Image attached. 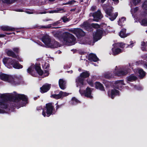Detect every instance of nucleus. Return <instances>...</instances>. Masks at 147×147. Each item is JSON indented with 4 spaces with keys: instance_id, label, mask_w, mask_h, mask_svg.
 Wrapping results in <instances>:
<instances>
[{
    "instance_id": "nucleus-1",
    "label": "nucleus",
    "mask_w": 147,
    "mask_h": 147,
    "mask_svg": "<svg viewBox=\"0 0 147 147\" xmlns=\"http://www.w3.org/2000/svg\"><path fill=\"white\" fill-rule=\"evenodd\" d=\"M16 100H22L27 102L28 98L23 94H19L14 96L6 94H0V113H5V110H9L8 101L14 102Z\"/></svg>"
},
{
    "instance_id": "nucleus-2",
    "label": "nucleus",
    "mask_w": 147,
    "mask_h": 147,
    "mask_svg": "<svg viewBox=\"0 0 147 147\" xmlns=\"http://www.w3.org/2000/svg\"><path fill=\"white\" fill-rule=\"evenodd\" d=\"M53 36L56 38H60L61 40L64 44L69 45H74L76 38L72 34L67 32H65L61 35L59 31H55L52 32Z\"/></svg>"
},
{
    "instance_id": "nucleus-3",
    "label": "nucleus",
    "mask_w": 147,
    "mask_h": 147,
    "mask_svg": "<svg viewBox=\"0 0 147 147\" xmlns=\"http://www.w3.org/2000/svg\"><path fill=\"white\" fill-rule=\"evenodd\" d=\"M4 64L8 68L10 69L13 67L16 69H21L23 67L22 65H21L15 59L11 58L5 57L3 59Z\"/></svg>"
},
{
    "instance_id": "nucleus-4",
    "label": "nucleus",
    "mask_w": 147,
    "mask_h": 147,
    "mask_svg": "<svg viewBox=\"0 0 147 147\" xmlns=\"http://www.w3.org/2000/svg\"><path fill=\"white\" fill-rule=\"evenodd\" d=\"M56 112L53 103L49 102L46 104L45 107L43 109L42 114L44 117H49L51 115L55 114Z\"/></svg>"
},
{
    "instance_id": "nucleus-5",
    "label": "nucleus",
    "mask_w": 147,
    "mask_h": 147,
    "mask_svg": "<svg viewBox=\"0 0 147 147\" xmlns=\"http://www.w3.org/2000/svg\"><path fill=\"white\" fill-rule=\"evenodd\" d=\"M107 31V28H101L100 29H97L93 35V41L96 42L100 39L103 35V33H105Z\"/></svg>"
},
{
    "instance_id": "nucleus-6",
    "label": "nucleus",
    "mask_w": 147,
    "mask_h": 147,
    "mask_svg": "<svg viewBox=\"0 0 147 147\" xmlns=\"http://www.w3.org/2000/svg\"><path fill=\"white\" fill-rule=\"evenodd\" d=\"M105 12L109 17V18L111 21L114 20L117 18L118 15L117 12H115L114 14L113 13V10L111 8H103Z\"/></svg>"
},
{
    "instance_id": "nucleus-7",
    "label": "nucleus",
    "mask_w": 147,
    "mask_h": 147,
    "mask_svg": "<svg viewBox=\"0 0 147 147\" xmlns=\"http://www.w3.org/2000/svg\"><path fill=\"white\" fill-rule=\"evenodd\" d=\"M23 81L22 77L20 76H11L9 82L13 85L20 84Z\"/></svg>"
},
{
    "instance_id": "nucleus-8",
    "label": "nucleus",
    "mask_w": 147,
    "mask_h": 147,
    "mask_svg": "<svg viewBox=\"0 0 147 147\" xmlns=\"http://www.w3.org/2000/svg\"><path fill=\"white\" fill-rule=\"evenodd\" d=\"M92 91L91 88L89 87H87L85 90L80 89L79 92L82 96L84 95L87 98L92 99L93 97L91 95Z\"/></svg>"
},
{
    "instance_id": "nucleus-9",
    "label": "nucleus",
    "mask_w": 147,
    "mask_h": 147,
    "mask_svg": "<svg viewBox=\"0 0 147 147\" xmlns=\"http://www.w3.org/2000/svg\"><path fill=\"white\" fill-rule=\"evenodd\" d=\"M5 51L8 56L11 57L13 58H16L20 61H22V59L19 57L18 55L15 54L11 50L6 49L5 50Z\"/></svg>"
},
{
    "instance_id": "nucleus-10",
    "label": "nucleus",
    "mask_w": 147,
    "mask_h": 147,
    "mask_svg": "<svg viewBox=\"0 0 147 147\" xmlns=\"http://www.w3.org/2000/svg\"><path fill=\"white\" fill-rule=\"evenodd\" d=\"M73 33L78 38L84 36L86 34L85 32L80 28H74L73 30Z\"/></svg>"
},
{
    "instance_id": "nucleus-11",
    "label": "nucleus",
    "mask_w": 147,
    "mask_h": 147,
    "mask_svg": "<svg viewBox=\"0 0 147 147\" xmlns=\"http://www.w3.org/2000/svg\"><path fill=\"white\" fill-rule=\"evenodd\" d=\"M108 94L109 97L113 99L115 96H119L120 93L118 90L113 89L111 90V91H108Z\"/></svg>"
},
{
    "instance_id": "nucleus-12",
    "label": "nucleus",
    "mask_w": 147,
    "mask_h": 147,
    "mask_svg": "<svg viewBox=\"0 0 147 147\" xmlns=\"http://www.w3.org/2000/svg\"><path fill=\"white\" fill-rule=\"evenodd\" d=\"M47 47L51 49H55L60 47V45L57 41L54 39L51 40Z\"/></svg>"
},
{
    "instance_id": "nucleus-13",
    "label": "nucleus",
    "mask_w": 147,
    "mask_h": 147,
    "mask_svg": "<svg viewBox=\"0 0 147 147\" xmlns=\"http://www.w3.org/2000/svg\"><path fill=\"white\" fill-rule=\"evenodd\" d=\"M92 15L94 18V20L96 22H98L99 20H100L103 17L102 15L100 10H98L97 11L93 13Z\"/></svg>"
},
{
    "instance_id": "nucleus-14",
    "label": "nucleus",
    "mask_w": 147,
    "mask_h": 147,
    "mask_svg": "<svg viewBox=\"0 0 147 147\" xmlns=\"http://www.w3.org/2000/svg\"><path fill=\"white\" fill-rule=\"evenodd\" d=\"M42 41L47 47L51 40L50 36L48 35L43 36L42 38Z\"/></svg>"
},
{
    "instance_id": "nucleus-15",
    "label": "nucleus",
    "mask_w": 147,
    "mask_h": 147,
    "mask_svg": "<svg viewBox=\"0 0 147 147\" xmlns=\"http://www.w3.org/2000/svg\"><path fill=\"white\" fill-rule=\"evenodd\" d=\"M51 84H45L40 88V92L42 93H44L48 91L51 88Z\"/></svg>"
},
{
    "instance_id": "nucleus-16",
    "label": "nucleus",
    "mask_w": 147,
    "mask_h": 147,
    "mask_svg": "<svg viewBox=\"0 0 147 147\" xmlns=\"http://www.w3.org/2000/svg\"><path fill=\"white\" fill-rule=\"evenodd\" d=\"M10 77L11 76L1 72L0 73V79L3 81H8L9 82Z\"/></svg>"
},
{
    "instance_id": "nucleus-17",
    "label": "nucleus",
    "mask_w": 147,
    "mask_h": 147,
    "mask_svg": "<svg viewBox=\"0 0 147 147\" xmlns=\"http://www.w3.org/2000/svg\"><path fill=\"white\" fill-rule=\"evenodd\" d=\"M88 59L90 61H92L94 62H97L98 60V58L96 55L93 53H91L88 56Z\"/></svg>"
},
{
    "instance_id": "nucleus-18",
    "label": "nucleus",
    "mask_w": 147,
    "mask_h": 147,
    "mask_svg": "<svg viewBox=\"0 0 147 147\" xmlns=\"http://www.w3.org/2000/svg\"><path fill=\"white\" fill-rule=\"evenodd\" d=\"M115 88L119 89V88H122L123 85H125V84L123 80H118L115 82Z\"/></svg>"
},
{
    "instance_id": "nucleus-19",
    "label": "nucleus",
    "mask_w": 147,
    "mask_h": 147,
    "mask_svg": "<svg viewBox=\"0 0 147 147\" xmlns=\"http://www.w3.org/2000/svg\"><path fill=\"white\" fill-rule=\"evenodd\" d=\"M95 88L101 91H105V89L103 84L98 82H96L95 83Z\"/></svg>"
},
{
    "instance_id": "nucleus-20",
    "label": "nucleus",
    "mask_w": 147,
    "mask_h": 147,
    "mask_svg": "<svg viewBox=\"0 0 147 147\" xmlns=\"http://www.w3.org/2000/svg\"><path fill=\"white\" fill-rule=\"evenodd\" d=\"M58 23L57 21L55 22H54V23L52 24H48L47 25V26H40V28H46V29H49L50 28H58V27H56V28H51V26L52 25L53 26H57L58 25Z\"/></svg>"
},
{
    "instance_id": "nucleus-21",
    "label": "nucleus",
    "mask_w": 147,
    "mask_h": 147,
    "mask_svg": "<svg viewBox=\"0 0 147 147\" xmlns=\"http://www.w3.org/2000/svg\"><path fill=\"white\" fill-rule=\"evenodd\" d=\"M34 69L37 71L38 74L40 76H42L44 73L43 71L41 69L40 65H34Z\"/></svg>"
},
{
    "instance_id": "nucleus-22",
    "label": "nucleus",
    "mask_w": 147,
    "mask_h": 147,
    "mask_svg": "<svg viewBox=\"0 0 147 147\" xmlns=\"http://www.w3.org/2000/svg\"><path fill=\"white\" fill-rule=\"evenodd\" d=\"M0 29L4 31H13L16 29L8 26H2L0 27Z\"/></svg>"
},
{
    "instance_id": "nucleus-23",
    "label": "nucleus",
    "mask_w": 147,
    "mask_h": 147,
    "mask_svg": "<svg viewBox=\"0 0 147 147\" xmlns=\"http://www.w3.org/2000/svg\"><path fill=\"white\" fill-rule=\"evenodd\" d=\"M59 85L61 89L64 90L66 88L65 82L63 79H60L59 80Z\"/></svg>"
},
{
    "instance_id": "nucleus-24",
    "label": "nucleus",
    "mask_w": 147,
    "mask_h": 147,
    "mask_svg": "<svg viewBox=\"0 0 147 147\" xmlns=\"http://www.w3.org/2000/svg\"><path fill=\"white\" fill-rule=\"evenodd\" d=\"M126 78L127 81L129 82L134 81L137 79V77L134 74L130 75L129 76H127Z\"/></svg>"
},
{
    "instance_id": "nucleus-25",
    "label": "nucleus",
    "mask_w": 147,
    "mask_h": 147,
    "mask_svg": "<svg viewBox=\"0 0 147 147\" xmlns=\"http://www.w3.org/2000/svg\"><path fill=\"white\" fill-rule=\"evenodd\" d=\"M139 77L140 79L143 78L146 76V73L142 69H140L138 70Z\"/></svg>"
},
{
    "instance_id": "nucleus-26",
    "label": "nucleus",
    "mask_w": 147,
    "mask_h": 147,
    "mask_svg": "<svg viewBox=\"0 0 147 147\" xmlns=\"http://www.w3.org/2000/svg\"><path fill=\"white\" fill-rule=\"evenodd\" d=\"M126 29L125 28H123L121 30L119 35L121 38H124L126 37L127 35L126 34Z\"/></svg>"
},
{
    "instance_id": "nucleus-27",
    "label": "nucleus",
    "mask_w": 147,
    "mask_h": 147,
    "mask_svg": "<svg viewBox=\"0 0 147 147\" xmlns=\"http://www.w3.org/2000/svg\"><path fill=\"white\" fill-rule=\"evenodd\" d=\"M107 25L105 23H102L100 26L97 24H93V27L94 28L98 29H100L101 28H106Z\"/></svg>"
},
{
    "instance_id": "nucleus-28",
    "label": "nucleus",
    "mask_w": 147,
    "mask_h": 147,
    "mask_svg": "<svg viewBox=\"0 0 147 147\" xmlns=\"http://www.w3.org/2000/svg\"><path fill=\"white\" fill-rule=\"evenodd\" d=\"M112 50L114 55H116L121 52V50L119 48L112 49Z\"/></svg>"
},
{
    "instance_id": "nucleus-29",
    "label": "nucleus",
    "mask_w": 147,
    "mask_h": 147,
    "mask_svg": "<svg viewBox=\"0 0 147 147\" xmlns=\"http://www.w3.org/2000/svg\"><path fill=\"white\" fill-rule=\"evenodd\" d=\"M90 75V74L89 71H85L81 73L80 75V76L81 78H83L84 79L88 77Z\"/></svg>"
},
{
    "instance_id": "nucleus-30",
    "label": "nucleus",
    "mask_w": 147,
    "mask_h": 147,
    "mask_svg": "<svg viewBox=\"0 0 147 147\" xmlns=\"http://www.w3.org/2000/svg\"><path fill=\"white\" fill-rule=\"evenodd\" d=\"M34 64L32 65L27 69V72L32 76H33V71H34Z\"/></svg>"
},
{
    "instance_id": "nucleus-31",
    "label": "nucleus",
    "mask_w": 147,
    "mask_h": 147,
    "mask_svg": "<svg viewBox=\"0 0 147 147\" xmlns=\"http://www.w3.org/2000/svg\"><path fill=\"white\" fill-rule=\"evenodd\" d=\"M18 0H2V2L5 3L11 4L17 1Z\"/></svg>"
},
{
    "instance_id": "nucleus-32",
    "label": "nucleus",
    "mask_w": 147,
    "mask_h": 147,
    "mask_svg": "<svg viewBox=\"0 0 147 147\" xmlns=\"http://www.w3.org/2000/svg\"><path fill=\"white\" fill-rule=\"evenodd\" d=\"M84 81V79L83 78L81 77L80 76V77H78L76 80V82L82 85H83Z\"/></svg>"
},
{
    "instance_id": "nucleus-33",
    "label": "nucleus",
    "mask_w": 147,
    "mask_h": 147,
    "mask_svg": "<svg viewBox=\"0 0 147 147\" xmlns=\"http://www.w3.org/2000/svg\"><path fill=\"white\" fill-rule=\"evenodd\" d=\"M114 75L113 74L110 73H107L105 74L104 77L105 78L107 79H110L111 78L113 77Z\"/></svg>"
},
{
    "instance_id": "nucleus-34",
    "label": "nucleus",
    "mask_w": 147,
    "mask_h": 147,
    "mask_svg": "<svg viewBox=\"0 0 147 147\" xmlns=\"http://www.w3.org/2000/svg\"><path fill=\"white\" fill-rule=\"evenodd\" d=\"M62 93L61 92H60L59 94H52L51 95V96L53 98L57 99L60 98L62 97L61 96Z\"/></svg>"
},
{
    "instance_id": "nucleus-35",
    "label": "nucleus",
    "mask_w": 147,
    "mask_h": 147,
    "mask_svg": "<svg viewBox=\"0 0 147 147\" xmlns=\"http://www.w3.org/2000/svg\"><path fill=\"white\" fill-rule=\"evenodd\" d=\"M72 103L73 105H76L78 103H80L81 102L75 97H73L72 98Z\"/></svg>"
},
{
    "instance_id": "nucleus-36",
    "label": "nucleus",
    "mask_w": 147,
    "mask_h": 147,
    "mask_svg": "<svg viewBox=\"0 0 147 147\" xmlns=\"http://www.w3.org/2000/svg\"><path fill=\"white\" fill-rule=\"evenodd\" d=\"M126 18L125 17H122L121 19H119L118 21V24L120 26H123V24L122 23V22H124V21L126 20Z\"/></svg>"
},
{
    "instance_id": "nucleus-37",
    "label": "nucleus",
    "mask_w": 147,
    "mask_h": 147,
    "mask_svg": "<svg viewBox=\"0 0 147 147\" xmlns=\"http://www.w3.org/2000/svg\"><path fill=\"white\" fill-rule=\"evenodd\" d=\"M13 51L15 54L18 55L20 50V49L18 47H13L12 48Z\"/></svg>"
},
{
    "instance_id": "nucleus-38",
    "label": "nucleus",
    "mask_w": 147,
    "mask_h": 147,
    "mask_svg": "<svg viewBox=\"0 0 147 147\" xmlns=\"http://www.w3.org/2000/svg\"><path fill=\"white\" fill-rule=\"evenodd\" d=\"M116 46H119L121 48L123 49L125 47V44L121 42L119 43H117L115 44Z\"/></svg>"
},
{
    "instance_id": "nucleus-39",
    "label": "nucleus",
    "mask_w": 147,
    "mask_h": 147,
    "mask_svg": "<svg viewBox=\"0 0 147 147\" xmlns=\"http://www.w3.org/2000/svg\"><path fill=\"white\" fill-rule=\"evenodd\" d=\"M63 9L59 8H57V9L55 10H52L51 11V13H57L59 12V11H61L62 10H63Z\"/></svg>"
},
{
    "instance_id": "nucleus-40",
    "label": "nucleus",
    "mask_w": 147,
    "mask_h": 147,
    "mask_svg": "<svg viewBox=\"0 0 147 147\" xmlns=\"http://www.w3.org/2000/svg\"><path fill=\"white\" fill-rule=\"evenodd\" d=\"M142 24L144 26H147V18L143 19L142 20Z\"/></svg>"
},
{
    "instance_id": "nucleus-41",
    "label": "nucleus",
    "mask_w": 147,
    "mask_h": 147,
    "mask_svg": "<svg viewBox=\"0 0 147 147\" xmlns=\"http://www.w3.org/2000/svg\"><path fill=\"white\" fill-rule=\"evenodd\" d=\"M61 19L62 20L63 22L64 23H66L69 21L68 18H67L66 16H64L61 18Z\"/></svg>"
},
{
    "instance_id": "nucleus-42",
    "label": "nucleus",
    "mask_w": 147,
    "mask_h": 147,
    "mask_svg": "<svg viewBox=\"0 0 147 147\" xmlns=\"http://www.w3.org/2000/svg\"><path fill=\"white\" fill-rule=\"evenodd\" d=\"M84 29L87 31H91L92 28L90 24H89L87 26H86V27H85L84 28Z\"/></svg>"
},
{
    "instance_id": "nucleus-43",
    "label": "nucleus",
    "mask_w": 147,
    "mask_h": 147,
    "mask_svg": "<svg viewBox=\"0 0 147 147\" xmlns=\"http://www.w3.org/2000/svg\"><path fill=\"white\" fill-rule=\"evenodd\" d=\"M141 1V0H133V3L136 6Z\"/></svg>"
},
{
    "instance_id": "nucleus-44",
    "label": "nucleus",
    "mask_w": 147,
    "mask_h": 147,
    "mask_svg": "<svg viewBox=\"0 0 147 147\" xmlns=\"http://www.w3.org/2000/svg\"><path fill=\"white\" fill-rule=\"evenodd\" d=\"M122 70H119L117 71L115 73L116 76H121Z\"/></svg>"
},
{
    "instance_id": "nucleus-45",
    "label": "nucleus",
    "mask_w": 147,
    "mask_h": 147,
    "mask_svg": "<svg viewBox=\"0 0 147 147\" xmlns=\"http://www.w3.org/2000/svg\"><path fill=\"white\" fill-rule=\"evenodd\" d=\"M76 1L74 0H71L70 1H68L67 3H66L64 5H67V4H70V5H71L73 4Z\"/></svg>"
},
{
    "instance_id": "nucleus-46",
    "label": "nucleus",
    "mask_w": 147,
    "mask_h": 147,
    "mask_svg": "<svg viewBox=\"0 0 147 147\" xmlns=\"http://www.w3.org/2000/svg\"><path fill=\"white\" fill-rule=\"evenodd\" d=\"M62 93H61L62 94L61 95V97L63 96H68L69 95V93H67L66 92H63L62 91H60Z\"/></svg>"
},
{
    "instance_id": "nucleus-47",
    "label": "nucleus",
    "mask_w": 147,
    "mask_h": 147,
    "mask_svg": "<svg viewBox=\"0 0 147 147\" xmlns=\"http://www.w3.org/2000/svg\"><path fill=\"white\" fill-rule=\"evenodd\" d=\"M87 82L88 84L92 87L93 86V82L92 80H88V79L87 80Z\"/></svg>"
},
{
    "instance_id": "nucleus-48",
    "label": "nucleus",
    "mask_w": 147,
    "mask_h": 147,
    "mask_svg": "<svg viewBox=\"0 0 147 147\" xmlns=\"http://www.w3.org/2000/svg\"><path fill=\"white\" fill-rule=\"evenodd\" d=\"M58 103H57L56 105H57V106L56 107V110L55 111H57L58 110V109L60 108H61L62 106L63 105V104H61L59 105H58Z\"/></svg>"
},
{
    "instance_id": "nucleus-49",
    "label": "nucleus",
    "mask_w": 147,
    "mask_h": 147,
    "mask_svg": "<svg viewBox=\"0 0 147 147\" xmlns=\"http://www.w3.org/2000/svg\"><path fill=\"white\" fill-rule=\"evenodd\" d=\"M43 74L45 77L48 76L49 74V71L47 70H45Z\"/></svg>"
},
{
    "instance_id": "nucleus-50",
    "label": "nucleus",
    "mask_w": 147,
    "mask_h": 147,
    "mask_svg": "<svg viewBox=\"0 0 147 147\" xmlns=\"http://www.w3.org/2000/svg\"><path fill=\"white\" fill-rule=\"evenodd\" d=\"M121 76L126 75L127 74V70H122Z\"/></svg>"
},
{
    "instance_id": "nucleus-51",
    "label": "nucleus",
    "mask_w": 147,
    "mask_h": 147,
    "mask_svg": "<svg viewBox=\"0 0 147 147\" xmlns=\"http://www.w3.org/2000/svg\"><path fill=\"white\" fill-rule=\"evenodd\" d=\"M141 45L142 47H147V43H146L144 41L142 42Z\"/></svg>"
},
{
    "instance_id": "nucleus-52",
    "label": "nucleus",
    "mask_w": 147,
    "mask_h": 147,
    "mask_svg": "<svg viewBox=\"0 0 147 147\" xmlns=\"http://www.w3.org/2000/svg\"><path fill=\"white\" fill-rule=\"evenodd\" d=\"M89 24L86 22H84L82 25V26H83V27H84V28L86 27V26H87Z\"/></svg>"
},
{
    "instance_id": "nucleus-53",
    "label": "nucleus",
    "mask_w": 147,
    "mask_h": 147,
    "mask_svg": "<svg viewBox=\"0 0 147 147\" xmlns=\"http://www.w3.org/2000/svg\"><path fill=\"white\" fill-rule=\"evenodd\" d=\"M45 65H46V67H45V69H48L49 67V64L45 62Z\"/></svg>"
},
{
    "instance_id": "nucleus-54",
    "label": "nucleus",
    "mask_w": 147,
    "mask_h": 147,
    "mask_svg": "<svg viewBox=\"0 0 147 147\" xmlns=\"http://www.w3.org/2000/svg\"><path fill=\"white\" fill-rule=\"evenodd\" d=\"M139 9V8L138 7H136L134 8V13L136 12Z\"/></svg>"
},
{
    "instance_id": "nucleus-55",
    "label": "nucleus",
    "mask_w": 147,
    "mask_h": 147,
    "mask_svg": "<svg viewBox=\"0 0 147 147\" xmlns=\"http://www.w3.org/2000/svg\"><path fill=\"white\" fill-rule=\"evenodd\" d=\"M96 8V6H92L91 7V9L92 11H94L95 10Z\"/></svg>"
},
{
    "instance_id": "nucleus-56",
    "label": "nucleus",
    "mask_w": 147,
    "mask_h": 147,
    "mask_svg": "<svg viewBox=\"0 0 147 147\" xmlns=\"http://www.w3.org/2000/svg\"><path fill=\"white\" fill-rule=\"evenodd\" d=\"M146 47H142L141 48V49L142 50V51H146Z\"/></svg>"
},
{
    "instance_id": "nucleus-57",
    "label": "nucleus",
    "mask_w": 147,
    "mask_h": 147,
    "mask_svg": "<svg viewBox=\"0 0 147 147\" xmlns=\"http://www.w3.org/2000/svg\"><path fill=\"white\" fill-rule=\"evenodd\" d=\"M42 107H37L36 108V110H39L42 109Z\"/></svg>"
},
{
    "instance_id": "nucleus-58",
    "label": "nucleus",
    "mask_w": 147,
    "mask_h": 147,
    "mask_svg": "<svg viewBox=\"0 0 147 147\" xmlns=\"http://www.w3.org/2000/svg\"><path fill=\"white\" fill-rule=\"evenodd\" d=\"M6 35L4 34H0V38H3L5 37Z\"/></svg>"
},
{
    "instance_id": "nucleus-59",
    "label": "nucleus",
    "mask_w": 147,
    "mask_h": 147,
    "mask_svg": "<svg viewBox=\"0 0 147 147\" xmlns=\"http://www.w3.org/2000/svg\"><path fill=\"white\" fill-rule=\"evenodd\" d=\"M133 44H134V43L132 41H131V43L128 46H129L130 47L131 46L133 47Z\"/></svg>"
},
{
    "instance_id": "nucleus-60",
    "label": "nucleus",
    "mask_w": 147,
    "mask_h": 147,
    "mask_svg": "<svg viewBox=\"0 0 147 147\" xmlns=\"http://www.w3.org/2000/svg\"><path fill=\"white\" fill-rule=\"evenodd\" d=\"M143 66L145 68H147V63H144L143 65Z\"/></svg>"
},
{
    "instance_id": "nucleus-61",
    "label": "nucleus",
    "mask_w": 147,
    "mask_h": 147,
    "mask_svg": "<svg viewBox=\"0 0 147 147\" xmlns=\"http://www.w3.org/2000/svg\"><path fill=\"white\" fill-rule=\"evenodd\" d=\"M62 20L61 19L60 20L57 21V22L58 23V24H60L62 23Z\"/></svg>"
},
{
    "instance_id": "nucleus-62",
    "label": "nucleus",
    "mask_w": 147,
    "mask_h": 147,
    "mask_svg": "<svg viewBox=\"0 0 147 147\" xmlns=\"http://www.w3.org/2000/svg\"><path fill=\"white\" fill-rule=\"evenodd\" d=\"M69 67L68 66V65H65L64 66V68L65 69H67V68H69Z\"/></svg>"
},
{
    "instance_id": "nucleus-63",
    "label": "nucleus",
    "mask_w": 147,
    "mask_h": 147,
    "mask_svg": "<svg viewBox=\"0 0 147 147\" xmlns=\"http://www.w3.org/2000/svg\"><path fill=\"white\" fill-rule=\"evenodd\" d=\"M112 0L114 2H115L117 3H118L119 2V0Z\"/></svg>"
},
{
    "instance_id": "nucleus-64",
    "label": "nucleus",
    "mask_w": 147,
    "mask_h": 147,
    "mask_svg": "<svg viewBox=\"0 0 147 147\" xmlns=\"http://www.w3.org/2000/svg\"><path fill=\"white\" fill-rule=\"evenodd\" d=\"M5 34L9 35V34H12V33H9V32H5Z\"/></svg>"
}]
</instances>
